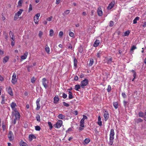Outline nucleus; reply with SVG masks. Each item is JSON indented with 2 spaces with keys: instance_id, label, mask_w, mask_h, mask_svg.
<instances>
[{
  "instance_id": "nucleus-1",
  "label": "nucleus",
  "mask_w": 146,
  "mask_h": 146,
  "mask_svg": "<svg viewBox=\"0 0 146 146\" xmlns=\"http://www.w3.org/2000/svg\"><path fill=\"white\" fill-rule=\"evenodd\" d=\"M114 135L115 133L114 129H111L110 134V141L109 143V144L110 145H111L113 144Z\"/></svg>"
},
{
  "instance_id": "nucleus-2",
  "label": "nucleus",
  "mask_w": 146,
  "mask_h": 146,
  "mask_svg": "<svg viewBox=\"0 0 146 146\" xmlns=\"http://www.w3.org/2000/svg\"><path fill=\"white\" fill-rule=\"evenodd\" d=\"M88 82L89 81L87 79H85L84 80L81 81L80 84L81 87L82 88H85V86L88 85Z\"/></svg>"
},
{
  "instance_id": "nucleus-3",
  "label": "nucleus",
  "mask_w": 146,
  "mask_h": 146,
  "mask_svg": "<svg viewBox=\"0 0 146 146\" xmlns=\"http://www.w3.org/2000/svg\"><path fill=\"white\" fill-rule=\"evenodd\" d=\"M62 123V121L61 120H59L58 121L56 124L53 125V126L55 128L58 129L61 126Z\"/></svg>"
},
{
  "instance_id": "nucleus-4",
  "label": "nucleus",
  "mask_w": 146,
  "mask_h": 146,
  "mask_svg": "<svg viewBox=\"0 0 146 146\" xmlns=\"http://www.w3.org/2000/svg\"><path fill=\"white\" fill-rule=\"evenodd\" d=\"M17 82V79L16 78V75L15 73L13 74L12 76L11 82L13 84H15Z\"/></svg>"
},
{
  "instance_id": "nucleus-5",
  "label": "nucleus",
  "mask_w": 146,
  "mask_h": 146,
  "mask_svg": "<svg viewBox=\"0 0 146 146\" xmlns=\"http://www.w3.org/2000/svg\"><path fill=\"white\" fill-rule=\"evenodd\" d=\"M40 98H38L36 101V105L37 107L36 108V111L38 110L40 108Z\"/></svg>"
},
{
  "instance_id": "nucleus-6",
  "label": "nucleus",
  "mask_w": 146,
  "mask_h": 146,
  "mask_svg": "<svg viewBox=\"0 0 146 146\" xmlns=\"http://www.w3.org/2000/svg\"><path fill=\"white\" fill-rule=\"evenodd\" d=\"M42 85L45 89H46L48 87V86L47 83L48 82L45 78H43L42 80Z\"/></svg>"
},
{
  "instance_id": "nucleus-7",
  "label": "nucleus",
  "mask_w": 146,
  "mask_h": 146,
  "mask_svg": "<svg viewBox=\"0 0 146 146\" xmlns=\"http://www.w3.org/2000/svg\"><path fill=\"white\" fill-rule=\"evenodd\" d=\"M8 137L10 141H11L14 139V135L13 132L11 131H9L8 135Z\"/></svg>"
},
{
  "instance_id": "nucleus-8",
  "label": "nucleus",
  "mask_w": 146,
  "mask_h": 146,
  "mask_svg": "<svg viewBox=\"0 0 146 146\" xmlns=\"http://www.w3.org/2000/svg\"><path fill=\"white\" fill-rule=\"evenodd\" d=\"M40 16L39 13L37 14L34 17V21L35 23L38 24L39 21V17Z\"/></svg>"
},
{
  "instance_id": "nucleus-9",
  "label": "nucleus",
  "mask_w": 146,
  "mask_h": 146,
  "mask_svg": "<svg viewBox=\"0 0 146 146\" xmlns=\"http://www.w3.org/2000/svg\"><path fill=\"white\" fill-rule=\"evenodd\" d=\"M104 117L105 121H106L108 119L109 117V114L108 112L106 110L104 112Z\"/></svg>"
},
{
  "instance_id": "nucleus-10",
  "label": "nucleus",
  "mask_w": 146,
  "mask_h": 146,
  "mask_svg": "<svg viewBox=\"0 0 146 146\" xmlns=\"http://www.w3.org/2000/svg\"><path fill=\"white\" fill-rule=\"evenodd\" d=\"M9 35L11 38V41H14L15 40V38L14 34L11 31H10L9 33Z\"/></svg>"
},
{
  "instance_id": "nucleus-11",
  "label": "nucleus",
  "mask_w": 146,
  "mask_h": 146,
  "mask_svg": "<svg viewBox=\"0 0 146 146\" xmlns=\"http://www.w3.org/2000/svg\"><path fill=\"white\" fill-rule=\"evenodd\" d=\"M7 89V92L8 94H9L11 96H13V93L12 90L10 86L8 87Z\"/></svg>"
},
{
  "instance_id": "nucleus-12",
  "label": "nucleus",
  "mask_w": 146,
  "mask_h": 146,
  "mask_svg": "<svg viewBox=\"0 0 146 146\" xmlns=\"http://www.w3.org/2000/svg\"><path fill=\"white\" fill-rule=\"evenodd\" d=\"M114 4L115 2L114 1H112L109 4L108 7V9H111L113 7Z\"/></svg>"
},
{
  "instance_id": "nucleus-13",
  "label": "nucleus",
  "mask_w": 146,
  "mask_h": 146,
  "mask_svg": "<svg viewBox=\"0 0 146 146\" xmlns=\"http://www.w3.org/2000/svg\"><path fill=\"white\" fill-rule=\"evenodd\" d=\"M97 13L98 15L100 16H101L103 15V13L102 11V9L101 7H99L98 9Z\"/></svg>"
},
{
  "instance_id": "nucleus-14",
  "label": "nucleus",
  "mask_w": 146,
  "mask_h": 146,
  "mask_svg": "<svg viewBox=\"0 0 146 146\" xmlns=\"http://www.w3.org/2000/svg\"><path fill=\"white\" fill-rule=\"evenodd\" d=\"M29 140L31 141H32L33 139H35L36 138V137L33 134H30L29 135Z\"/></svg>"
},
{
  "instance_id": "nucleus-15",
  "label": "nucleus",
  "mask_w": 146,
  "mask_h": 146,
  "mask_svg": "<svg viewBox=\"0 0 146 146\" xmlns=\"http://www.w3.org/2000/svg\"><path fill=\"white\" fill-rule=\"evenodd\" d=\"M59 100V99L58 96H55L54 98V103L57 104Z\"/></svg>"
},
{
  "instance_id": "nucleus-16",
  "label": "nucleus",
  "mask_w": 146,
  "mask_h": 146,
  "mask_svg": "<svg viewBox=\"0 0 146 146\" xmlns=\"http://www.w3.org/2000/svg\"><path fill=\"white\" fill-rule=\"evenodd\" d=\"M28 55V52H26L22 56H21V58L23 59V60H25L26 59L27 56V55Z\"/></svg>"
},
{
  "instance_id": "nucleus-17",
  "label": "nucleus",
  "mask_w": 146,
  "mask_h": 146,
  "mask_svg": "<svg viewBox=\"0 0 146 146\" xmlns=\"http://www.w3.org/2000/svg\"><path fill=\"white\" fill-rule=\"evenodd\" d=\"M20 146H28L26 143L24 142L23 140H21L19 144Z\"/></svg>"
},
{
  "instance_id": "nucleus-18",
  "label": "nucleus",
  "mask_w": 146,
  "mask_h": 146,
  "mask_svg": "<svg viewBox=\"0 0 146 146\" xmlns=\"http://www.w3.org/2000/svg\"><path fill=\"white\" fill-rule=\"evenodd\" d=\"M106 62L108 64H111L112 62V59L111 58H106Z\"/></svg>"
},
{
  "instance_id": "nucleus-19",
  "label": "nucleus",
  "mask_w": 146,
  "mask_h": 146,
  "mask_svg": "<svg viewBox=\"0 0 146 146\" xmlns=\"http://www.w3.org/2000/svg\"><path fill=\"white\" fill-rule=\"evenodd\" d=\"M94 62V60L93 58H90V60L88 64V66L89 67L91 66L93 64Z\"/></svg>"
},
{
  "instance_id": "nucleus-20",
  "label": "nucleus",
  "mask_w": 146,
  "mask_h": 146,
  "mask_svg": "<svg viewBox=\"0 0 146 146\" xmlns=\"http://www.w3.org/2000/svg\"><path fill=\"white\" fill-rule=\"evenodd\" d=\"M9 57L8 56H5L3 59V62L5 64L9 60Z\"/></svg>"
},
{
  "instance_id": "nucleus-21",
  "label": "nucleus",
  "mask_w": 146,
  "mask_h": 146,
  "mask_svg": "<svg viewBox=\"0 0 146 146\" xmlns=\"http://www.w3.org/2000/svg\"><path fill=\"white\" fill-rule=\"evenodd\" d=\"M100 43V42L99 40H96L94 44V46L95 47H97L98 46Z\"/></svg>"
},
{
  "instance_id": "nucleus-22",
  "label": "nucleus",
  "mask_w": 146,
  "mask_h": 146,
  "mask_svg": "<svg viewBox=\"0 0 146 146\" xmlns=\"http://www.w3.org/2000/svg\"><path fill=\"white\" fill-rule=\"evenodd\" d=\"M80 127H79V130L80 131H82L84 129L83 127H84V123H80Z\"/></svg>"
},
{
  "instance_id": "nucleus-23",
  "label": "nucleus",
  "mask_w": 146,
  "mask_h": 146,
  "mask_svg": "<svg viewBox=\"0 0 146 146\" xmlns=\"http://www.w3.org/2000/svg\"><path fill=\"white\" fill-rule=\"evenodd\" d=\"M15 117L16 119H19L20 117V115L18 112H17V113H15Z\"/></svg>"
},
{
  "instance_id": "nucleus-24",
  "label": "nucleus",
  "mask_w": 146,
  "mask_h": 146,
  "mask_svg": "<svg viewBox=\"0 0 146 146\" xmlns=\"http://www.w3.org/2000/svg\"><path fill=\"white\" fill-rule=\"evenodd\" d=\"M81 86L80 85L77 84L75 86V89L77 91H79V89H80Z\"/></svg>"
},
{
  "instance_id": "nucleus-25",
  "label": "nucleus",
  "mask_w": 146,
  "mask_h": 146,
  "mask_svg": "<svg viewBox=\"0 0 146 146\" xmlns=\"http://www.w3.org/2000/svg\"><path fill=\"white\" fill-rule=\"evenodd\" d=\"M58 117L59 119H63L65 118V116L62 114H60L58 116Z\"/></svg>"
},
{
  "instance_id": "nucleus-26",
  "label": "nucleus",
  "mask_w": 146,
  "mask_h": 146,
  "mask_svg": "<svg viewBox=\"0 0 146 146\" xmlns=\"http://www.w3.org/2000/svg\"><path fill=\"white\" fill-rule=\"evenodd\" d=\"M11 106L12 109H14L15 107L17 106L15 102H12L11 104Z\"/></svg>"
},
{
  "instance_id": "nucleus-27",
  "label": "nucleus",
  "mask_w": 146,
  "mask_h": 146,
  "mask_svg": "<svg viewBox=\"0 0 146 146\" xmlns=\"http://www.w3.org/2000/svg\"><path fill=\"white\" fill-rule=\"evenodd\" d=\"M78 62L77 60L75 58H74V66L76 68L77 67V63Z\"/></svg>"
},
{
  "instance_id": "nucleus-28",
  "label": "nucleus",
  "mask_w": 146,
  "mask_h": 146,
  "mask_svg": "<svg viewBox=\"0 0 146 146\" xmlns=\"http://www.w3.org/2000/svg\"><path fill=\"white\" fill-rule=\"evenodd\" d=\"M23 11V10L22 9H20L18 11L17 13H16L17 15L19 16H20L21 14L22 13V12Z\"/></svg>"
},
{
  "instance_id": "nucleus-29",
  "label": "nucleus",
  "mask_w": 146,
  "mask_h": 146,
  "mask_svg": "<svg viewBox=\"0 0 146 146\" xmlns=\"http://www.w3.org/2000/svg\"><path fill=\"white\" fill-rule=\"evenodd\" d=\"M69 95L68 98L70 99H72L73 98V96L72 95V92L71 91H69Z\"/></svg>"
},
{
  "instance_id": "nucleus-30",
  "label": "nucleus",
  "mask_w": 146,
  "mask_h": 146,
  "mask_svg": "<svg viewBox=\"0 0 146 146\" xmlns=\"http://www.w3.org/2000/svg\"><path fill=\"white\" fill-rule=\"evenodd\" d=\"M113 105L114 108L116 109L118 108V104L117 102H114L113 103Z\"/></svg>"
},
{
  "instance_id": "nucleus-31",
  "label": "nucleus",
  "mask_w": 146,
  "mask_h": 146,
  "mask_svg": "<svg viewBox=\"0 0 146 146\" xmlns=\"http://www.w3.org/2000/svg\"><path fill=\"white\" fill-rule=\"evenodd\" d=\"M102 54V52L101 51H99L97 53V56L98 58H100L101 55Z\"/></svg>"
},
{
  "instance_id": "nucleus-32",
  "label": "nucleus",
  "mask_w": 146,
  "mask_h": 146,
  "mask_svg": "<svg viewBox=\"0 0 146 146\" xmlns=\"http://www.w3.org/2000/svg\"><path fill=\"white\" fill-rule=\"evenodd\" d=\"M49 35L50 37L54 35V31L52 29L50 30Z\"/></svg>"
},
{
  "instance_id": "nucleus-33",
  "label": "nucleus",
  "mask_w": 146,
  "mask_h": 146,
  "mask_svg": "<svg viewBox=\"0 0 146 146\" xmlns=\"http://www.w3.org/2000/svg\"><path fill=\"white\" fill-rule=\"evenodd\" d=\"M139 17H136L133 21V23L136 24L137 23V21L139 20Z\"/></svg>"
},
{
  "instance_id": "nucleus-34",
  "label": "nucleus",
  "mask_w": 146,
  "mask_h": 146,
  "mask_svg": "<svg viewBox=\"0 0 146 146\" xmlns=\"http://www.w3.org/2000/svg\"><path fill=\"white\" fill-rule=\"evenodd\" d=\"M45 50L47 53L48 54H49L50 51V48L47 45L46 46V47L45 48Z\"/></svg>"
},
{
  "instance_id": "nucleus-35",
  "label": "nucleus",
  "mask_w": 146,
  "mask_h": 146,
  "mask_svg": "<svg viewBox=\"0 0 146 146\" xmlns=\"http://www.w3.org/2000/svg\"><path fill=\"white\" fill-rule=\"evenodd\" d=\"M48 124L49 127V128L50 130H51L53 128V127L52 125V124L51 123L50 121H48Z\"/></svg>"
},
{
  "instance_id": "nucleus-36",
  "label": "nucleus",
  "mask_w": 146,
  "mask_h": 146,
  "mask_svg": "<svg viewBox=\"0 0 146 146\" xmlns=\"http://www.w3.org/2000/svg\"><path fill=\"white\" fill-rule=\"evenodd\" d=\"M139 116L141 117H144V114L142 111H140L139 113Z\"/></svg>"
},
{
  "instance_id": "nucleus-37",
  "label": "nucleus",
  "mask_w": 146,
  "mask_h": 146,
  "mask_svg": "<svg viewBox=\"0 0 146 146\" xmlns=\"http://www.w3.org/2000/svg\"><path fill=\"white\" fill-rule=\"evenodd\" d=\"M90 141V139L89 138H86L84 140V142L86 144H88Z\"/></svg>"
},
{
  "instance_id": "nucleus-38",
  "label": "nucleus",
  "mask_w": 146,
  "mask_h": 146,
  "mask_svg": "<svg viewBox=\"0 0 146 146\" xmlns=\"http://www.w3.org/2000/svg\"><path fill=\"white\" fill-rule=\"evenodd\" d=\"M143 121V120L140 118H138V119H136L135 120V122L137 123L141 122Z\"/></svg>"
},
{
  "instance_id": "nucleus-39",
  "label": "nucleus",
  "mask_w": 146,
  "mask_h": 146,
  "mask_svg": "<svg viewBox=\"0 0 146 146\" xmlns=\"http://www.w3.org/2000/svg\"><path fill=\"white\" fill-rule=\"evenodd\" d=\"M130 33V32L129 30L125 31L124 33L123 36H128L129 35Z\"/></svg>"
},
{
  "instance_id": "nucleus-40",
  "label": "nucleus",
  "mask_w": 146,
  "mask_h": 146,
  "mask_svg": "<svg viewBox=\"0 0 146 146\" xmlns=\"http://www.w3.org/2000/svg\"><path fill=\"white\" fill-rule=\"evenodd\" d=\"M36 118L37 121L40 122V116L38 114H37L36 116Z\"/></svg>"
},
{
  "instance_id": "nucleus-41",
  "label": "nucleus",
  "mask_w": 146,
  "mask_h": 146,
  "mask_svg": "<svg viewBox=\"0 0 146 146\" xmlns=\"http://www.w3.org/2000/svg\"><path fill=\"white\" fill-rule=\"evenodd\" d=\"M35 129L36 131H39L40 130L41 128L39 126L37 125L35 127Z\"/></svg>"
},
{
  "instance_id": "nucleus-42",
  "label": "nucleus",
  "mask_w": 146,
  "mask_h": 146,
  "mask_svg": "<svg viewBox=\"0 0 146 146\" xmlns=\"http://www.w3.org/2000/svg\"><path fill=\"white\" fill-rule=\"evenodd\" d=\"M111 87L110 85H108V86L107 91L108 92H110L111 90Z\"/></svg>"
},
{
  "instance_id": "nucleus-43",
  "label": "nucleus",
  "mask_w": 146,
  "mask_h": 146,
  "mask_svg": "<svg viewBox=\"0 0 146 146\" xmlns=\"http://www.w3.org/2000/svg\"><path fill=\"white\" fill-rule=\"evenodd\" d=\"M36 78H35L34 77H33L31 79V82L33 83H34L35 82V80H36Z\"/></svg>"
},
{
  "instance_id": "nucleus-44",
  "label": "nucleus",
  "mask_w": 146,
  "mask_h": 146,
  "mask_svg": "<svg viewBox=\"0 0 146 146\" xmlns=\"http://www.w3.org/2000/svg\"><path fill=\"white\" fill-rule=\"evenodd\" d=\"M63 35V33L62 31H60V32L59 33V36L60 38L62 37Z\"/></svg>"
},
{
  "instance_id": "nucleus-45",
  "label": "nucleus",
  "mask_w": 146,
  "mask_h": 146,
  "mask_svg": "<svg viewBox=\"0 0 146 146\" xmlns=\"http://www.w3.org/2000/svg\"><path fill=\"white\" fill-rule=\"evenodd\" d=\"M19 16L17 15L16 13H15L14 18V20H16L18 18Z\"/></svg>"
},
{
  "instance_id": "nucleus-46",
  "label": "nucleus",
  "mask_w": 146,
  "mask_h": 146,
  "mask_svg": "<svg viewBox=\"0 0 146 146\" xmlns=\"http://www.w3.org/2000/svg\"><path fill=\"white\" fill-rule=\"evenodd\" d=\"M70 13V10H67L65 11L63 13V15H67Z\"/></svg>"
},
{
  "instance_id": "nucleus-47",
  "label": "nucleus",
  "mask_w": 146,
  "mask_h": 146,
  "mask_svg": "<svg viewBox=\"0 0 146 146\" xmlns=\"http://www.w3.org/2000/svg\"><path fill=\"white\" fill-rule=\"evenodd\" d=\"M114 25V22L113 21H110V22L109 26L110 27H112Z\"/></svg>"
},
{
  "instance_id": "nucleus-48",
  "label": "nucleus",
  "mask_w": 146,
  "mask_h": 146,
  "mask_svg": "<svg viewBox=\"0 0 146 146\" xmlns=\"http://www.w3.org/2000/svg\"><path fill=\"white\" fill-rule=\"evenodd\" d=\"M32 5L31 4L29 5V12H30L32 10Z\"/></svg>"
},
{
  "instance_id": "nucleus-49",
  "label": "nucleus",
  "mask_w": 146,
  "mask_h": 146,
  "mask_svg": "<svg viewBox=\"0 0 146 146\" xmlns=\"http://www.w3.org/2000/svg\"><path fill=\"white\" fill-rule=\"evenodd\" d=\"M62 103L63 105L66 107H68L69 106V105L68 104L65 102H63Z\"/></svg>"
},
{
  "instance_id": "nucleus-50",
  "label": "nucleus",
  "mask_w": 146,
  "mask_h": 146,
  "mask_svg": "<svg viewBox=\"0 0 146 146\" xmlns=\"http://www.w3.org/2000/svg\"><path fill=\"white\" fill-rule=\"evenodd\" d=\"M69 35L71 37H73L74 36V33L72 32H70L69 33Z\"/></svg>"
},
{
  "instance_id": "nucleus-51",
  "label": "nucleus",
  "mask_w": 146,
  "mask_h": 146,
  "mask_svg": "<svg viewBox=\"0 0 146 146\" xmlns=\"http://www.w3.org/2000/svg\"><path fill=\"white\" fill-rule=\"evenodd\" d=\"M23 1V0H19L18 2V4L19 6H21Z\"/></svg>"
},
{
  "instance_id": "nucleus-52",
  "label": "nucleus",
  "mask_w": 146,
  "mask_h": 146,
  "mask_svg": "<svg viewBox=\"0 0 146 146\" xmlns=\"http://www.w3.org/2000/svg\"><path fill=\"white\" fill-rule=\"evenodd\" d=\"M43 35V33L42 31H40L39 32L38 36L40 38H41Z\"/></svg>"
},
{
  "instance_id": "nucleus-53",
  "label": "nucleus",
  "mask_w": 146,
  "mask_h": 146,
  "mask_svg": "<svg viewBox=\"0 0 146 146\" xmlns=\"http://www.w3.org/2000/svg\"><path fill=\"white\" fill-rule=\"evenodd\" d=\"M136 48V47L135 46L133 45L132 46L131 49V51H133Z\"/></svg>"
},
{
  "instance_id": "nucleus-54",
  "label": "nucleus",
  "mask_w": 146,
  "mask_h": 146,
  "mask_svg": "<svg viewBox=\"0 0 146 146\" xmlns=\"http://www.w3.org/2000/svg\"><path fill=\"white\" fill-rule=\"evenodd\" d=\"M62 97L64 99L66 98L67 97V95L64 93H63L62 94Z\"/></svg>"
},
{
  "instance_id": "nucleus-55",
  "label": "nucleus",
  "mask_w": 146,
  "mask_h": 146,
  "mask_svg": "<svg viewBox=\"0 0 146 146\" xmlns=\"http://www.w3.org/2000/svg\"><path fill=\"white\" fill-rule=\"evenodd\" d=\"M52 16H50V17L48 18L47 19V20L49 21H51L52 19Z\"/></svg>"
},
{
  "instance_id": "nucleus-56",
  "label": "nucleus",
  "mask_w": 146,
  "mask_h": 146,
  "mask_svg": "<svg viewBox=\"0 0 146 146\" xmlns=\"http://www.w3.org/2000/svg\"><path fill=\"white\" fill-rule=\"evenodd\" d=\"M72 131V127L69 128L66 131V132L67 133L69 131Z\"/></svg>"
},
{
  "instance_id": "nucleus-57",
  "label": "nucleus",
  "mask_w": 146,
  "mask_h": 146,
  "mask_svg": "<svg viewBox=\"0 0 146 146\" xmlns=\"http://www.w3.org/2000/svg\"><path fill=\"white\" fill-rule=\"evenodd\" d=\"M4 35L5 36V38L6 40H7V38H8L7 34L6 33H5Z\"/></svg>"
},
{
  "instance_id": "nucleus-58",
  "label": "nucleus",
  "mask_w": 146,
  "mask_h": 146,
  "mask_svg": "<svg viewBox=\"0 0 146 146\" xmlns=\"http://www.w3.org/2000/svg\"><path fill=\"white\" fill-rule=\"evenodd\" d=\"M122 97L124 98H125L126 97V94H125V93H123V92L122 93Z\"/></svg>"
},
{
  "instance_id": "nucleus-59",
  "label": "nucleus",
  "mask_w": 146,
  "mask_h": 146,
  "mask_svg": "<svg viewBox=\"0 0 146 146\" xmlns=\"http://www.w3.org/2000/svg\"><path fill=\"white\" fill-rule=\"evenodd\" d=\"M2 128L3 131H4L6 129V126L4 124H3L2 125Z\"/></svg>"
},
{
  "instance_id": "nucleus-60",
  "label": "nucleus",
  "mask_w": 146,
  "mask_h": 146,
  "mask_svg": "<svg viewBox=\"0 0 146 146\" xmlns=\"http://www.w3.org/2000/svg\"><path fill=\"white\" fill-rule=\"evenodd\" d=\"M97 123L100 126H101L102 125V122L101 121H98Z\"/></svg>"
},
{
  "instance_id": "nucleus-61",
  "label": "nucleus",
  "mask_w": 146,
  "mask_h": 146,
  "mask_svg": "<svg viewBox=\"0 0 146 146\" xmlns=\"http://www.w3.org/2000/svg\"><path fill=\"white\" fill-rule=\"evenodd\" d=\"M73 114H74L75 115H77L78 114V112L77 111L75 110L73 112Z\"/></svg>"
},
{
  "instance_id": "nucleus-62",
  "label": "nucleus",
  "mask_w": 146,
  "mask_h": 146,
  "mask_svg": "<svg viewBox=\"0 0 146 146\" xmlns=\"http://www.w3.org/2000/svg\"><path fill=\"white\" fill-rule=\"evenodd\" d=\"M78 79V77L77 76H74V80L77 81Z\"/></svg>"
},
{
  "instance_id": "nucleus-63",
  "label": "nucleus",
  "mask_w": 146,
  "mask_h": 146,
  "mask_svg": "<svg viewBox=\"0 0 146 146\" xmlns=\"http://www.w3.org/2000/svg\"><path fill=\"white\" fill-rule=\"evenodd\" d=\"M4 80V78L0 75V81H2Z\"/></svg>"
},
{
  "instance_id": "nucleus-64",
  "label": "nucleus",
  "mask_w": 146,
  "mask_h": 146,
  "mask_svg": "<svg viewBox=\"0 0 146 146\" xmlns=\"http://www.w3.org/2000/svg\"><path fill=\"white\" fill-rule=\"evenodd\" d=\"M144 120L145 121H146V110H145V115H144Z\"/></svg>"
}]
</instances>
